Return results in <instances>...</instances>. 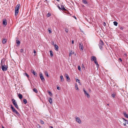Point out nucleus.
Masks as SVG:
<instances>
[{"label":"nucleus","instance_id":"obj_1","mask_svg":"<svg viewBox=\"0 0 128 128\" xmlns=\"http://www.w3.org/2000/svg\"><path fill=\"white\" fill-rule=\"evenodd\" d=\"M20 4H18L16 6L15 8V15L16 16L17 15L19 12V10L20 8Z\"/></svg>","mask_w":128,"mask_h":128},{"label":"nucleus","instance_id":"obj_2","mask_svg":"<svg viewBox=\"0 0 128 128\" xmlns=\"http://www.w3.org/2000/svg\"><path fill=\"white\" fill-rule=\"evenodd\" d=\"M98 45L100 49L102 50L104 44L103 42L101 39L100 40Z\"/></svg>","mask_w":128,"mask_h":128},{"label":"nucleus","instance_id":"obj_3","mask_svg":"<svg viewBox=\"0 0 128 128\" xmlns=\"http://www.w3.org/2000/svg\"><path fill=\"white\" fill-rule=\"evenodd\" d=\"M61 10H62L63 11H64V12L65 13L67 14H70V13L63 6L61 5Z\"/></svg>","mask_w":128,"mask_h":128},{"label":"nucleus","instance_id":"obj_4","mask_svg":"<svg viewBox=\"0 0 128 128\" xmlns=\"http://www.w3.org/2000/svg\"><path fill=\"white\" fill-rule=\"evenodd\" d=\"M91 60L92 61H94L95 64H98L97 62L96 58L94 56L91 57Z\"/></svg>","mask_w":128,"mask_h":128},{"label":"nucleus","instance_id":"obj_5","mask_svg":"<svg viewBox=\"0 0 128 128\" xmlns=\"http://www.w3.org/2000/svg\"><path fill=\"white\" fill-rule=\"evenodd\" d=\"M12 102L14 106L15 107L17 108V109L19 110L18 106L17 103L16 102V101L14 99H12Z\"/></svg>","mask_w":128,"mask_h":128},{"label":"nucleus","instance_id":"obj_6","mask_svg":"<svg viewBox=\"0 0 128 128\" xmlns=\"http://www.w3.org/2000/svg\"><path fill=\"white\" fill-rule=\"evenodd\" d=\"M8 68L7 66H6L5 64H4L3 66H2V70L4 71H6L7 70Z\"/></svg>","mask_w":128,"mask_h":128},{"label":"nucleus","instance_id":"obj_7","mask_svg":"<svg viewBox=\"0 0 128 128\" xmlns=\"http://www.w3.org/2000/svg\"><path fill=\"white\" fill-rule=\"evenodd\" d=\"M79 48L81 51H83L84 49V47L83 44L82 42L80 43L79 44Z\"/></svg>","mask_w":128,"mask_h":128},{"label":"nucleus","instance_id":"obj_8","mask_svg":"<svg viewBox=\"0 0 128 128\" xmlns=\"http://www.w3.org/2000/svg\"><path fill=\"white\" fill-rule=\"evenodd\" d=\"M83 90L85 96H87L88 98H90V96L89 94L87 92L84 88L83 89Z\"/></svg>","mask_w":128,"mask_h":128},{"label":"nucleus","instance_id":"obj_9","mask_svg":"<svg viewBox=\"0 0 128 128\" xmlns=\"http://www.w3.org/2000/svg\"><path fill=\"white\" fill-rule=\"evenodd\" d=\"M13 112L14 113L16 114L18 116L19 118H20L21 117L20 115L16 110H14V111Z\"/></svg>","mask_w":128,"mask_h":128},{"label":"nucleus","instance_id":"obj_10","mask_svg":"<svg viewBox=\"0 0 128 128\" xmlns=\"http://www.w3.org/2000/svg\"><path fill=\"white\" fill-rule=\"evenodd\" d=\"M65 76L66 78L67 81L68 82H70V79L69 77L68 74H65Z\"/></svg>","mask_w":128,"mask_h":128},{"label":"nucleus","instance_id":"obj_11","mask_svg":"<svg viewBox=\"0 0 128 128\" xmlns=\"http://www.w3.org/2000/svg\"><path fill=\"white\" fill-rule=\"evenodd\" d=\"M76 122L79 124H80L81 123V121L78 117H76Z\"/></svg>","mask_w":128,"mask_h":128},{"label":"nucleus","instance_id":"obj_12","mask_svg":"<svg viewBox=\"0 0 128 128\" xmlns=\"http://www.w3.org/2000/svg\"><path fill=\"white\" fill-rule=\"evenodd\" d=\"M40 76L41 79L43 82L45 81V79L42 74H40Z\"/></svg>","mask_w":128,"mask_h":128},{"label":"nucleus","instance_id":"obj_13","mask_svg":"<svg viewBox=\"0 0 128 128\" xmlns=\"http://www.w3.org/2000/svg\"><path fill=\"white\" fill-rule=\"evenodd\" d=\"M6 63L7 64V60L6 61V59H3L1 60V64H5L6 63Z\"/></svg>","mask_w":128,"mask_h":128},{"label":"nucleus","instance_id":"obj_14","mask_svg":"<svg viewBox=\"0 0 128 128\" xmlns=\"http://www.w3.org/2000/svg\"><path fill=\"white\" fill-rule=\"evenodd\" d=\"M16 43L17 44V46H19L20 44V42L19 40H18L17 38H16Z\"/></svg>","mask_w":128,"mask_h":128},{"label":"nucleus","instance_id":"obj_15","mask_svg":"<svg viewBox=\"0 0 128 128\" xmlns=\"http://www.w3.org/2000/svg\"><path fill=\"white\" fill-rule=\"evenodd\" d=\"M3 24L5 26L7 24V21L6 19H4L3 20Z\"/></svg>","mask_w":128,"mask_h":128},{"label":"nucleus","instance_id":"obj_16","mask_svg":"<svg viewBox=\"0 0 128 128\" xmlns=\"http://www.w3.org/2000/svg\"><path fill=\"white\" fill-rule=\"evenodd\" d=\"M31 72L35 76H37V74L36 72H35V71L33 70H31Z\"/></svg>","mask_w":128,"mask_h":128},{"label":"nucleus","instance_id":"obj_17","mask_svg":"<svg viewBox=\"0 0 128 128\" xmlns=\"http://www.w3.org/2000/svg\"><path fill=\"white\" fill-rule=\"evenodd\" d=\"M54 49L56 51H58V46L56 44H54Z\"/></svg>","mask_w":128,"mask_h":128},{"label":"nucleus","instance_id":"obj_18","mask_svg":"<svg viewBox=\"0 0 128 128\" xmlns=\"http://www.w3.org/2000/svg\"><path fill=\"white\" fill-rule=\"evenodd\" d=\"M123 114L125 117L128 118V114H127L125 112H124Z\"/></svg>","mask_w":128,"mask_h":128},{"label":"nucleus","instance_id":"obj_19","mask_svg":"<svg viewBox=\"0 0 128 128\" xmlns=\"http://www.w3.org/2000/svg\"><path fill=\"white\" fill-rule=\"evenodd\" d=\"M60 82H62L64 81V79L63 78V76H60Z\"/></svg>","mask_w":128,"mask_h":128},{"label":"nucleus","instance_id":"obj_20","mask_svg":"<svg viewBox=\"0 0 128 128\" xmlns=\"http://www.w3.org/2000/svg\"><path fill=\"white\" fill-rule=\"evenodd\" d=\"M49 102L50 104H51L52 103V100L51 98H49Z\"/></svg>","mask_w":128,"mask_h":128},{"label":"nucleus","instance_id":"obj_21","mask_svg":"<svg viewBox=\"0 0 128 128\" xmlns=\"http://www.w3.org/2000/svg\"><path fill=\"white\" fill-rule=\"evenodd\" d=\"M11 107L10 108L12 110V112H13L14 111V110H16V109L14 108V107L12 105H11Z\"/></svg>","mask_w":128,"mask_h":128},{"label":"nucleus","instance_id":"obj_22","mask_svg":"<svg viewBox=\"0 0 128 128\" xmlns=\"http://www.w3.org/2000/svg\"><path fill=\"white\" fill-rule=\"evenodd\" d=\"M75 88L76 89V90H79V88L78 87V85L76 83L75 84Z\"/></svg>","mask_w":128,"mask_h":128},{"label":"nucleus","instance_id":"obj_23","mask_svg":"<svg viewBox=\"0 0 128 128\" xmlns=\"http://www.w3.org/2000/svg\"><path fill=\"white\" fill-rule=\"evenodd\" d=\"M18 97L20 99H21L22 98V94H19L18 95Z\"/></svg>","mask_w":128,"mask_h":128},{"label":"nucleus","instance_id":"obj_24","mask_svg":"<svg viewBox=\"0 0 128 128\" xmlns=\"http://www.w3.org/2000/svg\"><path fill=\"white\" fill-rule=\"evenodd\" d=\"M74 54V52H72V51H71L70 53L69 54V56H72V54Z\"/></svg>","mask_w":128,"mask_h":128},{"label":"nucleus","instance_id":"obj_25","mask_svg":"<svg viewBox=\"0 0 128 128\" xmlns=\"http://www.w3.org/2000/svg\"><path fill=\"white\" fill-rule=\"evenodd\" d=\"M82 2L84 4H88V2L86 0H82Z\"/></svg>","mask_w":128,"mask_h":128},{"label":"nucleus","instance_id":"obj_26","mask_svg":"<svg viewBox=\"0 0 128 128\" xmlns=\"http://www.w3.org/2000/svg\"><path fill=\"white\" fill-rule=\"evenodd\" d=\"M33 90L34 92H35L36 93H37L38 92L36 88L33 89Z\"/></svg>","mask_w":128,"mask_h":128},{"label":"nucleus","instance_id":"obj_27","mask_svg":"<svg viewBox=\"0 0 128 128\" xmlns=\"http://www.w3.org/2000/svg\"><path fill=\"white\" fill-rule=\"evenodd\" d=\"M7 41V40L6 39H4L3 40L2 42L4 44L6 43V42Z\"/></svg>","mask_w":128,"mask_h":128},{"label":"nucleus","instance_id":"obj_28","mask_svg":"<svg viewBox=\"0 0 128 128\" xmlns=\"http://www.w3.org/2000/svg\"><path fill=\"white\" fill-rule=\"evenodd\" d=\"M50 55L51 56H53V54L52 53V50H50Z\"/></svg>","mask_w":128,"mask_h":128},{"label":"nucleus","instance_id":"obj_29","mask_svg":"<svg viewBox=\"0 0 128 128\" xmlns=\"http://www.w3.org/2000/svg\"><path fill=\"white\" fill-rule=\"evenodd\" d=\"M113 23H114V25H115V26H117V25L118 24V23L117 22L114 21V22Z\"/></svg>","mask_w":128,"mask_h":128},{"label":"nucleus","instance_id":"obj_30","mask_svg":"<svg viewBox=\"0 0 128 128\" xmlns=\"http://www.w3.org/2000/svg\"><path fill=\"white\" fill-rule=\"evenodd\" d=\"M44 73H45V74L46 76H47L48 77V74L47 72L46 71H45Z\"/></svg>","mask_w":128,"mask_h":128},{"label":"nucleus","instance_id":"obj_31","mask_svg":"<svg viewBox=\"0 0 128 128\" xmlns=\"http://www.w3.org/2000/svg\"><path fill=\"white\" fill-rule=\"evenodd\" d=\"M23 101L25 104H26L27 102V100L26 99H24L23 100Z\"/></svg>","mask_w":128,"mask_h":128},{"label":"nucleus","instance_id":"obj_32","mask_svg":"<svg viewBox=\"0 0 128 128\" xmlns=\"http://www.w3.org/2000/svg\"><path fill=\"white\" fill-rule=\"evenodd\" d=\"M36 126L38 128H42V127L40 126L38 124H37L36 125Z\"/></svg>","mask_w":128,"mask_h":128},{"label":"nucleus","instance_id":"obj_33","mask_svg":"<svg viewBox=\"0 0 128 128\" xmlns=\"http://www.w3.org/2000/svg\"><path fill=\"white\" fill-rule=\"evenodd\" d=\"M51 15L50 13H48L46 15V16L48 17L50 16Z\"/></svg>","mask_w":128,"mask_h":128},{"label":"nucleus","instance_id":"obj_34","mask_svg":"<svg viewBox=\"0 0 128 128\" xmlns=\"http://www.w3.org/2000/svg\"><path fill=\"white\" fill-rule=\"evenodd\" d=\"M48 92L50 96H52V94L49 91Z\"/></svg>","mask_w":128,"mask_h":128},{"label":"nucleus","instance_id":"obj_35","mask_svg":"<svg viewBox=\"0 0 128 128\" xmlns=\"http://www.w3.org/2000/svg\"><path fill=\"white\" fill-rule=\"evenodd\" d=\"M24 74H25V75L28 77V78L29 77V76L28 74L27 73H25Z\"/></svg>","mask_w":128,"mask_h":128},{"label":"nucleus","instance_id":"obj_36","mask_svg":"<svg viewBox=\"0 0 128 128\" xmlns=\"http://www.w3.org/2000/svg\"><path fill=\"white\" fill-rule=\"evenodd\" d=\"M40 123L42 124H44V121H43V120H40Z\"/></svg>","mask_w":128,"mask_h":128},{"label":"nucleus","instance_id":"obj_37","mask_svg":"<svg viewBox=\"0 0 128 128\" xmlns=\"http://www.w3.org/2000/svg\"><path fill=\"white\" fill-rule=\"evenodd\" d=\"M96 67L97 68V69L98 70V68L99 67V64H96Z\"/></svg>","mask_w":128,"mask_h":128},{"label":"nucleus","instance_id":"obj_38","mask_svg":"<svg viewBox=\"0 0 128 128\" xmlns=\"http://www.w3.org/2000/svg\"><path fill=\"white\" fill-rule=\"evenodd\" d=\"M76 81L77 82H78V83H80V80L78 79H76Z\"/></svg>","mask_w":128,"mask_h":128},{"label":"nucleus","instance_id":"obj_39","mask_svg":"<svg viewBox=\"0 0 128 128\" xmlns=\"http://www.w3.org/2000/svg\"><path fill=\"white\" fill-rule=\"evenodd\" d=\"M116 94H112V96L113 98H114Z\"/></svg>","mask_w":128,"mask_h":128},{"label":"nucleus","instance_id":"obj_40","mask_svg":"<svg viewBox=\"0 0 128 128\" xmlns=\"http://www.w3.org/2000/svg\"><path fill=\"white\" fill-rule=\"evenodd\" d=\"M78 69L79 70H80L81 68L80 66H78Z\"/></svg>","mask_w":128,"mask_h":128},{"label":"nucleus","instance_id":"obj_41","mask_svg":"<svg viewBox=\"0 0 128 128\" xmlns=\"http://www.w3.org/2000/svg\"><path fill=\"white\" fill-rule=\"evenodd\" d=\"M65 31L66 32V33H67L68 32V30L67 28H65Z\"/></svg>","mask_w":128,"mask_h":128},{"label":"nucleus","instance_id":"obj_42","mask_svg":"<svg viewBox=\"0 0 128 128\" xmlns=\"http://www.w3.org/2000/svg\"><path fill=\"white\" fill-rule=\"evenodd\" d=\"M125 122H126V124H128V121L127 120H125L123 118Z\"/></svg>","mask_w":128,"mask_h":128},{"label":"nucleus","instance_id":"obj_43","mask_svg":"<svg viewBox=\"0 0 128 128\" xmlns=\"http://www.w3.org/2000/svg\"><path fill=\"white\" fill-rule=\"evenodd\" d=\"M49 28H48V31L49 33L50 34L52 32L51 30H50V29H49Z\"/></svg>","mask_w":128,"mask_h":128},{"label":"nucleus","instance_id":"obj_44","mask_svg":"<svg viewBox=\"0 0 128 128\" xmlns=\"http://www.w3.org/2000/svg\"><path fill=\"white\" fill-rule=\"evenodd\" d=\"M124 123L123 124L124 126H126V122H125L124 121Z\"/></svg>","mask_w":128,"mask_h":128},{"label":"nucleus","instance_id":"obj_45","mask_svg":"<svg viewBox=\"0 0 128 128\" xmlns=\"http://www.w3.org/2000/svg\"><path fill=\"white\" fill-rule=\"evenodd\" d=\"M57 7H58L59 9L60 10H61V8L60 7V6H58Z\"/></svg>","mask_w":128,"mask_h":128},{"label":"nucleus","instance_id":"obj_46","mask_svg":"<svg viewBox=\"0 0 128 128\" xmlns=\"http://www.w3.org/2000/svg\"><path fill=\"white\" fill-rule=\"evenodd\" d=\"M20 51L21 52H24V50L23 49H20Z\"/></svg>","mask_w":128,"mask_h":128},{"label":"nucleus","instance_id":"obj_47","mask_svg":"<svg viewBox=\"0 0 128 128\" xmlns=\"http://www.w3.org/2000/svg\"><path fill=\"white\" fill-rule=\"evenodd\" d=\"M118 61H119V62H120V61L122 62V59L120 58L118 59Z\"/></svg>","mask_w":128,"mask_h":128},{"label":"nucleus","instance_id":"obj_48","mask_svg":"<svg viewBox=\"0 0 128 128\" xmlns=\"http://www.w3.org/2000/svg\"><path fill=\"white\" fill-rule=\"evenodd\" d=\"M120 29L121 30H123V28L122 27H120Z\"/></svg>","mask_w":128,"mask_h":128},{"label":"nucleus","instance_id":"obj_49","mask_svg":"<svg viewBox=\"0 0 128 128\" xmlns=\"http://www.w3.org/2000/svg\"><path fill=\"white\" fill-rule=\"evenodd\" d=\"M106 24L105 22H104V24H103V25L105 26L106 25Z\"/></svg>","mask_w":128,"mask_h":128},{"label":"nucleus","instance_id":"obj_50","mask_svg":"<svg viewBox=\"0 0 128 128\" xmlns=\"http://www.w3.org/2000/svg\"><path fill=\"white\" fill-rule=\"evenodd\" d=\"M57 88L58 90H60V88L59 86H58Z\"/></svg>","mask_w":128,"mask_h":128},{"label":"nucleus","instance_id":"obj_51","mask_svg":"<svg viewBox=\"0 0 128 128\" xmlns=\"http://www.w3.org/2000/svg\"><path fill=\"white\" fill-rule=\"evenodd\" d=\"M73 17L75 19H76V17L75 16H73Z\"/></svg>","mask_w":128,"mask_h":128},{"label":"nucleus","instance_id":"obj_52","mask_svg":"<svg viewBox=\"0 0 128 128\" xmlns=\"http://www.w3.org/2000/svg\"><path fill=\"white\" fill-rule=\"evenodd\" d=\"M34 54H36V51L34 50Z\"/></svg>","mask_w":128,"mask_h":128},{"label":"nucleus","instance_id":"obj_53","mask_svg":"<svg viewBox=\"0 0 128 128\" xmlns=\"http://www.w3.org/2000/svg\"><path fill=\"white\" fill-rule=\"evenodd\" d=\"M84 68V69L85 68L84 66H83V64H82V68Z\"/></svg>","mask_w":128,"mask_h":128},{"label":"nucleus","instance_id":"obj_54","mask_svg":"<svg viewBox=\"0 0 128 128\" xmlns=\"http://www.w3.org/2000/svg\"><path fill=\"white\" fill-rule=\"evenodd\" d=\"M50 128H53L52 126H50Z\"/></svg>","mask_w":128,"mask_h":128},{"label":"nucleus","instance_id":"obj_55","mask_svg":"<svg viewBox=\"0 0 128 128\" xmlns=\"http://www.w3.org/2000/svg\"><path fill=\"white\" fill-rule=\"evenodd\" d=\"M52 44L54 45V42H52Z\"/></svg>","mask_w":128,"mask_h":128},{"label":"nucleus","instance_id":"obj_56","mask_svg":"<svg viewBox=\"0 0 128 128\" xmlns=\"http://www.w3.org/2000/svg\"><path fill=\"white\" fill-rule=\"evenodd\" d=\"M72 44H73L74 43V41L73 40H72Z\"/></svg>","mask_w":128,"mask_h":128},{"label":"nucleus","instance_id":"obj_57","mask_svg":"<svg viewBox=\"0 0 128 128\" xmlns=\"http://www.w3.org/2000/svg\"><path fill=\"white\" fill-rule=\"evenodd\" d=\"M79 84L80 85H81L82 84H81V83L80 82V83H79Z\"/></svg>","mask_w":128,"mask_h":128},{"label":"nucleus","instance_id":"obj_58","mask_svg":"<svg viewBox=\"0 0 128 128\" xmlns=\"http://www.w3.org/2000/svg\"><path fill=\"white\" fill-rule=\"evenodd\" d=\"M2 128H4V127L3 126H2Z\"/></svg>","mask_w":128,"mask_h":128},{"label":"nucleus","instance_id":"obj_59","mask_svg":"<svg viewBox=\"0 0 128 128\" xmlns=\"http://www.w3.org/2000/svg\"><path fill=\"white\" fill-rule=\"evenodd\" d=\"M107 105H109V104H107Z\"/></svg>","mask_w":128,"mask_h":128}]
</instances>
